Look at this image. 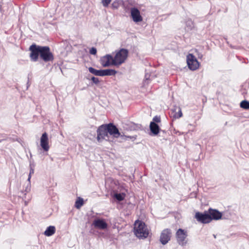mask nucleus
I'll return each mask as SVG.
<instances>
[{"label":"nucleus","mask_w":249,"mask_h":249,"mask_svg":"<svg viewBox=\"0 0 249 249\" xmlns=\"http://www.w3.org/2000/svg\"><path fill=\"white\" fill-rule=\"evenodd\" d=\"M41 46H36L35 44L32 45L29 48L31 53L30 57L33 61H36L38 58L39 54L40 55Z\"/></svg>","instance_id":"6"},{"label":"nucleus","mask_w":249,"mask_h":249,"mask_svg":"<svg viewBox=\"0 0 249 249\" xmlns=\"http://www.w3.org/2000/svg\"><path fill=\"white\" fill-rule=\"evenodd\" d=\"M187 63L188 68L192 71H195L199 67V63L197 60L191 53H189L187 55Z\"/></svg>","instance_id":"5"},{"label":"nucleus","mask_w":249,"mask_h":249,"mask_svg":"<svg viewBox=\"0 0 249 249\" xmlns=\"http://www.w3.org/2000/svg\"><path fill=\"white\" fill-rule=\"evenodd\" d=\"M114 196L119 201H122L124 200V195L121 194H115Z\"/></svg>","instance_id":"24"},{"label":"nucleus","mask_w":249,"mask_h":249,"mask_svg":"<svg viewBox=\"0 0 249 249\" xmlns=\"http://www.w3.org/2000/svg\"><path fill=\"white\" fill-rule=\"evenodd\" d=\"M31 175L32 174H30L29 175V177H28V181H30V179H31Z\"/></svg>","instance_id":"30"},{"label":"nucleus","mask_w":249,"mask_h":249,"mask_svg":"<svg viewBox=\"0 0 249 249\" xmlns=\"http://www.w3.org/2000/svg\"><path fill=\"white\" fill-rule=\"evenodd\" d=\"M187 236V232L181 229H179L176 232V237L178 243L181 246L186 244L185 239Z\"/></svg>","instance_id":"9"},{"label":"nucleus","mask_w":249,"mask_h":249,"mask_svg":"<svg viewBox=\"0 0 249 249\" xmlns=\"http://www.w3.org/2000/svg\"><path fill=\"white\" fill-rule=\"evenodd\" d=\"M130 15L134 22L137 23L142 21V17L137 8L133 7L130 9Z\"/></svg>","instance_id":"11"},{"label":"nucleus","mask_w":249,"mask_h":249,"mask_svg":"<svg viewBox=\"0 0 249 249\" xmlns=\"http://www.w3.org/2000/svg\"><path fill=\"white\" fill-rule=\"evenodd\" d=\"M171 115L175 119H178L182 117V113L181 108L176 106H174L173 108L172 109Z\"/></svg>","instance_id":"15"},{"label":"nucleus","mask_w":249,"mask_h":249,"mask_svg":"<svg viewBox=\"0 0 249 249\" xmlns=\"http://www.w3.org/2000/svg\"><path fill=\"white\" fill-rule=\"evenodd\" d=\"M150 129L151 132L156 135L159 133L160 127L156 123L151 122L150 124Z\"/></svg>","instance_id":"17"},{"label":"nucleus","mask_w":249,"mask_h":249,"mask_svg":"<svg viewBox=\"0 0 249 249\" xmlns=\"http://www.w3.org/2000/svg\"><path fill=\"white\" fill-rule=\"evenodd\" d=\"M89 71L96 76H102V70H97L92 67L89 68Z\"/></svg>","instance_id":"20"},{"label":"nucleus","mask_w":249,"mask_h":249,"mask_svg":"<svg viewBox=\"0 0 249 249\" xmlns=\"http://www.w3.org/2000/svg\"><path fill=\"white\" fill-rule=\"evenodd\" d=\"M117 71L115 70L112 69L102 70V76L107 75H115Z\"/></svg>","instance_id":"19"},{"label":"nucleus","mask_w":249,"mask_h":249,"mask_svg":"<svg viewBox=\"0 0 249 249\" xmlns=\"http://www.w3.org/2000/svg\"><path fill=\"white\" fill-rule=\"evenodd\" d=\"M40 146L45 151H48L49 149V139L46 132L43 133L40 138Z\"/></svg>","instance_id":"12"},{"label":"nucleus","mask_w":249,"mask_h":249,"mask_svg":"<svg viewBox=\"0 0 249 249\" xmlns=\"http://www.w3.org/2000/svg\"><path fill=\"white\" fill-rule=\"evenodd\" d=\"M134 232L136 236L139 238H145L149 234L148 230L145 223L139 220L135 223Z\"/></svg>","instance_id":"1"},{"label":"nucleus","mask_w":249,"mask_h":249,"mask_svg":"<svg viewBox=\"0 0 249 249\" xmlns=\"http://www.w3.org/2000/svg\"><path fill=\"white\" fill-rule=\"evenodd\" d=\"M195 217L197 221L202 223H208L212 221L211 215L207 213H200L197 212L196 213Z\"/></svg>","instance_id":"10"},{"label":"nucleus","mask_w":249,"mask_h":249,"mask_svg":"<svg viewBox=\"0 0 249 249\" xmlns=\"http://www.w3.org/2000/svg\"><path fill=\"white\" fill-rule=\"evenodd\" d=\"M55 232V228L53 226H50L44 231V235L47 236H51L53 235Z\"/></svg>","instance_id":"18"},{"label":"nucleus","mask_w":249,"mask_h":249,"mask_svg":"<svg viewBox=\"0 0 249 249\" xmlns=\"http://www.w3.org/2000/svg\"><path fill=\"white\" fill-rule=\"evenodd\" d=\"M91 80H92V81L95 84H98L99 83V80L98 78L97 77H92L91 78Z\"/></svg>","instance_id":"27"},{"label":"nucleus","mask_w":249,"mask_h":249,"mask_svg":"<svg viewBox=\"0 0 249 249\" xmlns=\"http://www.w3.org/2000/svg\"><path fill=\"white\" fill-rule=\"evenodd\" d=\"M83 205V199L82 198L79 197L76 201L75 206L76 208L79 209Z\"/></svg>","instance_id":"22"},{"label":"nucleus","mask_w":249,"mask_h":249,"mask_svg":"<svg viewBox=\"0 0 249 249\" xmlns=\"http://www.w3.org/2000/svg\"><path fill=\"white\" fill-rule=\"evenodd\" d=\"M113 57L110 54H107L100 59V63L104 67H108L112 65Z\"/></svg>","instance_id":"13"},{"label":"nucleus","mask_w":249,"mask_h":249,"mask_svg":"<svg viewBox=\"0 0 249 249\" xmlns=\"http://www.w3.org/2000/svg\"><path fill=\"white\" fill-rule=\"evenodd\" d=\"M209 214V215H211V217L212 218V220L213 219L219 220L222 217L221 213L216 210L210 209Z\"/></svg>","instance_id":"16"},{"label":"nucleus","mask_w":249,"mask_h":249,"mask_svg":"<svg viewBox=\"0 0 249 249\" xmlns=\"http://www.w3.org/2000/svg\"><path fill=\"white\" fill-rule=\"evenodd\" d=\"M89 53L91 54H93V55H95L97 53V50L94 47H92L90 50H89Z\"/></svg>","instance_id":"26"},{"label":"nucleus","mask_w":249,"mask_h":249,"mask_svg":"<svg viewBox=\"0 0 249 249\" xmlns=\"http://www.w3.org/2000/svg\"><path fill=\"white\" fill-rule=\"evenodd\" d=\"M240 107L245 109H249V101L247 100L242 101L240 103Z\"/></svg>","instance_id":"21"},{"label":"nucleus","mask_w":249,"mask_h":249,"mask_svg":"<svg viewBox=\"0 0 249 249\" xmlns=\"http://www.w3.org/2000/svg\"><path fill=\"white\" fill-rule=\"evenodd\" d=\"M97 140L98 142L105 139L107 137H108L107 130L106 124L99 126L97 130Z\"/></svg>","instance_id":"8"},{"label":"nucleus","mask_w":249,"mask_h":249,"mask_svg":"<svg viewBox=\"0 0 249 249\" xmlns=\"http://www.w3.org/2000/svg\"><path fill=\"white\" fill-rule=\"evenodd\" d=\"M111 1V0H102V3L104 7H107Z\"/></svg>","instance_id":"25"},{"label":"nucleus","mask_w":249,"mask_h":249,"mask_svg":"<svg viewBox=\"0 0 249 249\" xmlns=\"http://www.w3.org/2000/svg\"><path fill=\"white\" fill-rule=\"evenodd\" d=\"M92 225L96 228L101 230H105L107 228V224L103 219H96L93 222Z\"/></svg>","instance_id":"14"},{"label":"nucleus","mask_w":249,"mask_h":249,"mask_svg":"<svg viewBox=\"0 0 249 249\" xmlns=\"http://www.w3.org/2000/svg\"><path fill=\"white\" fill-rule=\"evenodd\" d=\"M120 6V2L118 0H114L111 4V7L114 9H117Z\"/></svg>","instance_id":"23"},{"label":"nucleus","mask_w":249,"mask_h":249,"mask_svg":"<svg viewBox=\"0 0 249 249\" xmlns=\"http://www.w3.org/2000/svg\"><path fill=\"white\" fill-rule=\"evenodd\" d=\"M107 126V133H109L110 135L113 136L115 138H118L119 137H121L124 140H127V139H131L133 141H134L136 139V136H125V135H122L121 133L119 131L118 129L116 127V126L114 125L112 123H109L108 124H106Z\"/></svg>","instance_id":"2"},{"label":"nucleus","mask_w":249,"mask_h":249,"mask_svg":"<svg viewBox=\"0 0 249 249\" xmlns=\"http://www.w3.org/2000/svg\"><path fill=\"white\" fill-rule=\"evenodd\" d=\"M34 170L33 168L31 167L30 170V173H29L30 174H32L34 173Z\"/></svg>","instance_id":"29"},{"label":"nucleus","mask_w":249,"mask_h":249,"mask_svg":"<svg viewBox=\"0 0 249 249\" xmlns=\"http://www.w3.org/2000/svg\"><path fill=\"white\" fill-rule=\"evenodd\" d=\"M128 51L125 49H121L116 53L112 60V65H120L126 59Z\"/></svg>","instance_id":"3"},{"label":"nucleus","mask_w":249,"mask_h":249,"mask_svg":"<svg viewBox=\"0 0 249 249\" xmlns=\"http://www.w3.org/2000/svg\"><path fill=\"white\" fill-rule=\"evenodd\" d=\"M40 57L45 61H52L53 59V53L50 52V48L48 46H41Z\"/></svg>","instance_id":"4"},{"label":"nucleus","mask_w":249,"mask_h":249,"mask_svg":"<svg viewBox=\"0 0 249 249\" xmlns=\"http://www.w3.org/2000/svg\"><path fill=\"white\" fill-rule=\"evenodd\" d=\"M154 122L159 123L160 122V119L159 117L155 116L153 119Z\"/></svg>","instance_id":"28"},{"label":"nucleus","mask_w":249,"mask_h":249,"mask_svg":"<svg viewBox=\"0 0 249 249\" xmlns=\"http://www.w3.org/2000/svg\"><path fill=\"white\" fill-rule=\"evenodd\" d=\"M187 22L188 23V24L190 25V24H192L193 23H192V21L190 20H188L187 21Z\"/></svg>","instance_id":"31"},{"label":"nucleus","mask_w":249,"mask_h":249,"mask_svg":"<svg viewBox=\"0 0 249 249\" xmlns=\"http://www.w3.org/2000/svg\"><path fill=\"white\" fill-rule=\"evenodd\" d=\"M172 236L171 231L169 229H165L163 230L160 235V243L164 245L166 244L171 239Z\"/></svg>","instance_id":"7"}]
</instances>
